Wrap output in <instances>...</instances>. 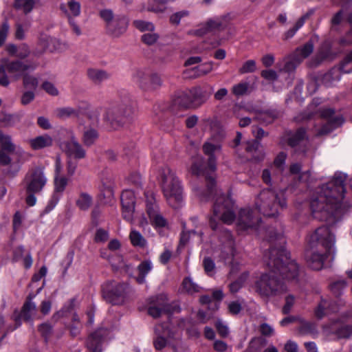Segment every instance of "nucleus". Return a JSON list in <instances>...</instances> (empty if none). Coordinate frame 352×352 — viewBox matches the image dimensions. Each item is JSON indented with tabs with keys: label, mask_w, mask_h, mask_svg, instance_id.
I'll use <instances>...</instances> for the list:
<instances>
[{
	"label": "nucleus",
	"mask_w": 352,
	"mask_h": 352,
	"mask_svg": "<svg viewBox=\"0 0 352 352\" xmlns=\"http://www.w3.org/2000/svg\"><path fill=\"white\" fill-rule=\"evenodd\" d=\"M216 218L226 224H231L235 219L234 202L229 197L221 195L215 201L213 206V216L209 219L210 228L213 230L218 228Z\"/></svg>",
	"instance_id": "obj_8"
},
{
	"label": "nucleus",
	"mask_w": 352,
	"mask_h": 352,
	"mask_svg": "<svg viewBox=\"0 0 352 352\" xmlns=\"http://www.w3.org/2000/svg\"><path fill=\"white\" fill-rule=\"evenodd\" d=\"M320 116L327 120L321 127L316 129V135L322 136L331 133L335 129L341 126L344 120L340 113H336L333 109L327 108L320 110Z\"/></svg>",
	"instance_id": "obj_12"
},
{
	"label": "nucleus",
	"mask_w": 352,
	"mask_h": 352,
	"mask_svg": "<svg viewBox=\"0 0 352 352\" xmlns=\"http://www.w3.org/2000/svg\"><path fill=\"white\" fill-rule=\"evenodd\" d=\"M255 206L258 212L263 215L274 217L278 214L280 209L286 207L284 192L264 189L256 198Z\"/></svg>",
	"instance_id": "obj_7"
},
{
	"label": "nucleus",
	"mask_w": 352,
	"mask_h": 352,
	"mask_svg": "<svg viewBox=\"0 0 352 352\" xmlns=\"http://www.w3.org/2000/svg\"><path fill=\"white\" fill-rule=\"evenodd\" d=\"M223 25L222 20L219 18L209 20L204 28L189 32L190 34L203 36L208 32L219 29Z\"/></svg>",
	"instance_id": "obj_24"
},
{
	"label": "nucleus",
	"mask_w": 352,
	"mask_h": 352,
	"mask_svg": "<svg viewBox=\"0 0 352 352\" xmlns=\"http://www.w3.org/2000/svg\"><path fill=\"white\" fill-rule=\"evenodd\" d=\"M121 204L123 218L128 221H132L135 204L134 192L131 190H124L121 194Z\"/></svg>",
	"instance_id": "obj_19"
},
{
	"label": "nucleus",
	"mask_w": 352,
	"mask_h": 352,
	"mask_svg": "<svg viewBox=\"0 0 352 352\" xmlns=\"http://www.w3.org/2000/svg\"><path fill=\"white\" fill-rule=\"evenodd\" d=\"M134 26L142 32H153L155 30L154 25L148 21L136 20L133 21Z\"/></svg>",
	"instance_id": "obj_48"
},
{
	"label": "nucleus",
	"mask_w": 352,
	"mask_h": 352,
	"mask_svg": "<svg viewBox=\"0 0 352 352\" xmlns=\"http://www.w3.org/2000/svg\"><path fill=\"white\" fill-rule=\"evenodd\" d=\"M60 9L67 14L69 18L78 16L80 14L81 5L77 0H67L66 4H61Z\"/></svg>",
	"instance_id": "obj_30"
},
{
	"label": "nucleus",
	"mask_w": 352,
	"mask_h": 352,
	"mask_svg": "<svg viewBox=\"0 0 352 352\" xmlns=\"http://www.w3.org/2000/svg\"><path fill=\"white\" fill-rule=\"evenodd\" d=\"M128 284L125 283L111 280L102 285V295L104 298L113 305H120L124 302Z\"/></svg>",
	"instance_id": "obj_11"
},
{
	"label": "nucleus",
	"mask_w": 352,
	"mask_h": 352,
	"mask_svg": "<svg viewBox=\"0 0 352 352\" xmlns=\"http://www.w3.org/2000/svg\"><path fill=\"white\" fill-rule=\"evenodd\" d=\"M9 29L10 26L8 23L7 21L3 22L0 28V47L4 43Z\"/></svg>",
	"instance_id": "obj_62"
},
{
	"label": "nucleus",
	"mask_w": 352,
	"mask_h": 352,
	"mask_svg": "<svg viewBox=\"0 0 352 352\" xmlns=\"http://www.w3.org/2000/svg\"><path fill=\"white\" fill-rule=\"evenodd\" d=\"M127 27L126 18L124 16H118L109 24V28L107 30L112 36L118 37L126 32Z\"/></svg>",
	"instance_id": "obj_21"
},
{
	"label": "nucleus",
	"mask_w": 352,
	"mask_h": 352,
	"mask_svg": "<svg viewBox=\"0 0 352 352\" xmlns=\"http://www.w3.org/2000/svg\"><path fill=\"white\" fill-rule=\"evenodd\" d=\"M307 138L306 131L303 128L298 129L295 133L288 134L287 142L292 147L299 145Z\"/></svg>",
	"instance_id": "obj_35"
},
{
	"label": "nucleus",
	"mask_w": 352,
	"mask_h": 352,
	"mask_svg": "<svg viewBox=\"0 0 352 352\" xmlns=\"http://www.w3.org/2000/svg\"><path fill=\"white\" fill-rule=\"evenodd\" d=\"M189 94L195 107L204 104L209 96L200 86H196L189 89Z\"/></svg>",
	"instance_id": "obj_25"
},
{
	"label": "nucleus",
	"mask_w": 352,
	"mask_h": 352,
	"mask_svg": "<svg viewBox=\"0 0 352 352\" xmlns=\"http://www.w3.org/2000/svg\"><path fill=\"white\" fill-rule=\"evenodd\" d=\"M295 302V297L293 295H288L285 298V304L283 307V312L287 314L290 312Z\"/></svg>",
	"instance_id": "obj_59"
},
{
	"label": "nucleus",
	"mask_w": 352,
	"mask_h": 352,
	"mask_svg": "<svg viewBox=\"0 0 352 352\" xmlns=\"http://www.w3.org/2000/svg\"><path fill=\"white\" fill-rule=\"evenodd\" d=\"M342 72L338 67H334L322 77V82L327 87L335 85L341 78Z\"/></svg>",
	"instance_id": "obj_28"
},
{
	"label": "nucleus",
	"mask_w": 352,
	"mask_h": 352,
	"mask_svg": "<svg viewBox=\"0 0 352 352\" xmlns=\"http://www.w3.org/2000/svg\"><path fill=\"white\" fill-rule=\"evenodd\" d=\"M331 56V50L328 43H324L320 49L318 54L314 58V62L312 65L316 66L320 64L322 61L328 59Z\"/></svg>",
	"instance_id": "obj_41"
},
{
	"label": "nucleus",
	"mask_w": 352,
	"mask_h": 352,
	"mask_svg": "<svg viewBox=\"0 0 352 352\" xmlns=\"http://www.w3.org/2000/svg\"><path fill=\"white\" fill-rule=\"evenodd\" d=\"M173 311V308L165 294H160L149 298L148 314L151 317L157 318L163 314H170Z\"/></svg>",
	"instance_id": "obj_16"
},
{
	"label": "nucleus",
	"mask_w": 352,
	"mask_h": 352,
	"mask_svg": "<svg viewBox=\"0 0 352 352\" xmlns=\"http://www.w3.org/2000/svg\"><path fill=\"white\" fill-rule=\"evenodd\" d=\"M266 261L270 272L262 274L255 283L256 292L263 296H276L286 291L284 283L278 279L279 274L287 280L295 279L298 275L297 263L290 259L289 254L283 248L270 250Z\"/></svg>",
	"instance_id": "obj_1"
},
{
	"label": "nucleus",
	"mask_w": 352,
	"mask_h": 352,
	"mask_svg": "<svg viewBox=\"0 0 352 352\" xmlns=\"http://www.w3.org/2000/svg\"><path fill=\"white\" fill-rule=\"evenodd\" d=\"M336 334L339 338H348L352 335V326H342L337 330Z\"/></svg>",
	"instance_id": "obj_54"
},
{
	"label": "nucleus",
	"mask_w": 352,
	"mask_h": 352,
	"mask_svg": "<svg viewBox=\"0 0 352 352\" xmlns=\"http://www.w3.org/2000/svg\"><path fill=\"white\" fill-rule=\"evenodd\" d=\"M297 58L292 54L289 56L285 58V63L283 70L286 72H291L295 70L298 65L301 63H297Z\"/></svg>",
	"instance_id": "obj_46"
},
{
	"label": "nucleus",
	"mask_w": 352,
	"mask_h": 352,
	"mask_svg": "<svg viewBox=\"0 0 352 352\" xmlns=\"http://www.w3.org/2000/svg\"><path fill=\"white\" fill-rule=\"evenodd\" d=\"M314 43L309 41L303 45L298 47L292 54L297 58V63H302L314 51Z\"/></svg>",
	"instance_id": "obj_31"
},
{
	"label": "nucleus",
	"mask_w": 352,
	"mask_h": 352,
	"mask_svg": "<svg viewBox=\"0 0 352 352\" xmlns=\"http://www.w3.org/2000/svg\"><path fill=\"white\" fill-rule=\"evenodd\" d=\"M133 79L145 91L156 90L162 85L158 74L146 70L136 71L133 75Z\"/></svg>",
	"instance_id": "obj_14"
},
{
	"label": "nucleus",
	"mask_w": 352,
	"mask_h": 352,
	"mask_svg": "<svg viewBox=\"0 0 352 352\" xmlns=\"http://www.w3.org/2000/svg\"><path fill=\"white\" fill-rule=\"evenodd\" d=\"M182 287L184 291L188 294L199 293L202 289V287L195 283L190 277L185 278L183 280Z\"/></svg>",
	"instance_id": "obj_42"
},
{
	"label": "nucleus",
	"mask_w": 352,
	"mask_h": 352,
	"mask_svg": "<svg viewBox=\"0 0 352 352\" xmlns=\"http://www.w3.org/2000/svg\"><path fill=\"white\" fill-rule=\"evenodd\" d=\"M222 240L223 252L227 256H234L235 247L232 234L229 231H225L222 236Z\"/></svg>",
	"instance_id": "obj_33"
},
{
	"label": "nucleus",
	"mask_w": 352,
	"mask_h": 352,
	"mask_svg": "<svg viewBox=\"0 0 352 352\" xmlns=\"http://www.w3.org/2000/svg\"><path fill=\"white\" fill-rule=\"evenodd\" d=\"M0 143L1 151H6L8 153H12L16 152L19 155H23L25 153L21 148H16L15 145L12 143L10 136L8 135L1 134L0 138Z\"/></svg>",
	"instance_id": "obj_29"
},
{
	"label": "nucleus",
	"mask_w": 352,
	"mask_h": 352,
	"mask_svg": "<svg viewBox=\"0 0 352 352\" xmlns=\"http://www.w3.org/2000/svg\"><path fill=\"white\" fill-rule=\"evenodd\" d=\"M346 285L347 283L344 280H340L331 285V289L336 296H338Z\"/></svg>",
	"instance_id": "obj_53"
},
{
	"label": "nucleus",
	"mask_w": 352,
	"mask_h": 352,
	"mask_svg": "<svg viewBox=\"0 0 352 352\" xmlns=\"http://www.w3.org/2000/svg\"><path fill=\"white\" fill-rule=\"evenodd\" d=\"M338 68L342 73L352 72V50L342 60Z\"/></svg>",
	"instance_id": "obj_44"
},
{
	"label": "nucleus",
	"mask_w": 352,
	"mask_h": 352,
	"mask_svg": "<svg viewBox=\"0 0 352 352\" xmlns=\"http://www.w3.org/2000/svg\"><path fill=\"white\" fill-rule=\"evenodd\" d=\"M71 140L63 144V149L65 153L76 159H82L86 155V151L78 142L73 132L71 131Z\"/></svg>",
	"instance_id": "obj_20"
},
{
	"label": "nucleus",
	"mask_w": 352,
	"mask_h": 352,
	"mask_svg": "<svg viewBox=\"0 0 352 352\" xmlns=\"http://www.w3.org/2000/svg\"><path fill=\"white\" fill-rule=\"evenodd\" d=\"M153 265L151 260L142 261L137 267L138 276L135 280L138 283L143 284L146 282V276L151 272Z\"/></svg>",
	"instance_id": "obj_27"
},
{
	"label": "nucleus",
	"mask_w": 352,
	"mask_h": 352,
	"mask_svg": "<svg viewBox=\"0 0 352 352\" xmlns=\"http://www.w3.org/2000/svg\"><path fill=\"white\" fill-rule=\"evenodd\" d=\"M155 337L153 338V345L156 350H162L169 343L173 349L176 351V346L171 342L175 340L179 343L181 342V336L171 332L164 324H159L155 327Z\"/></svg>",
	"instance_id": "obj_15"
},
{
	"label": "nucleus",
	"mask_w": 352,
	"mask_h": 352,
	"mask_svg": "<svg viewBox=\"0 0 352 352\" xmlns=\"http://www.w3.org/2000/svg\"><path fill=\"white\" fill-rule=\"evenodd\" d=\"M30 69H34L30 65L25 64L21 61L16 60L9 62L7 60H3L0 65V85L7 87L10 84V80H18L25 72Z\"/></svg>",
	"instance_id": "obj_10"
},
{
	"label": "nucleus",
	"mask_w": 352,
	"mask_h": 352,
	"mask_svg": "<svg viewBox=\"0 0 352 352\" xmlns=\"http://www.w3.org/2000/svg\"><path fill=\"white\" fill-rule=\"evenodd\" d=\"M189 15L188 10H182L173 14L170 16V22L173 25H178L180 23L182 19L187 17Z\"/></svg>",
	"instance_id": "obj_50"
},
{
	"label": "nucleus",
	"mask_w": 352,
	"mask_h": 352,
	"mask_svg": "<svg viewBox=\"0 0 352 352\" xmlns=\"http://www.w3.org/2000/svg\"><path fill=\"white\" fill-rule=\"evenodd\" d=\"M98 138V131L92 128L86 129L82 136V141L87 146H90L95 143Z\"/></svg>",
	"instance_id": "obj_40"
},
{
	"label": "nucleus",
	"mask_w": 352,
	"mask_h": 352,
	"mask_svg": "<svg viewBox=\"0 0 352 352\" xmlns=\"http://www.w3.org/2000/svg\"><path fill=\"white\" fill-rule=\"evenodd\" d=\"M135 108L129 100L122 101L107 108L104 120L116 129L135 115Z\"/></svg>",
	"instance_id": "obj_9"
},
{
	"label": "nucleus",
	"mask_w": 352,
	"mask_h": 352,
	"mask_svg": "<svg viewBox=\"0 0 352 352\" xmlns=\"http://www.w3.org/2000/svg\"><path fill=\"white\" fill-rule=\"evenodd\" d=\"M29 142L32 149L39 150L51 146L53 144V139L49 135L45 134L30 140Z\"/></svg>",
	"instance_id": "obj_26"
},
{
	"label": "nucleus",
	"mask_w": 352,
	"mask_h": 352,
	"mask_svg": "<svg viewBox=\"0 0 352 352\" xmlns=\"http://www.w3.org/2000/svg\"><path fill=\"white\" fill-rule=\"evenodd\" d=\"M174 103L183 108L195 107L192 100L189 91L179 93L174 99Z\"/></svg>",
	"instance_id": "obj_38"
},
{
	"label": "nucleus",
	"mask_w": 352,
	"mask_h": 352,
	"mask_svg": "<svg viewBox=\"0 0 352 352\" xmlns=\"http://www.w3.org/2000/svg\"><path fill=\"white\" fill-rule=\"evenodd\" d=\"M218 333L222 337H226L229 331L228 327L220 320H217L215 324Z\"/></svg>",
	"instance_id": "obj_60"
},
{
	"label": "nucleus",
	"mask_w": 352,
	"mask_h": 352,
	"mask_svg": "<svg viewBox=\"0 0 352 352\" xmlns=\"http://www.w3.org/2000/svg\"><path fill=\"white\" fill-rule=\"evenodd\" d=\"M258 210L245 208L241 209L239 212L237 226L239 229L251 232H258L259 234L264 235L267 239L271 242L274 240H282L280 234L276 233L272 228L263 230L261 232V217L258 214Z\"/></svg>",
	"instance_id": "obj_6"
},
{
	"label": "nucleus",
	"mask_w": 352,
	"mask_h": 352,
	"mask_svg": "<svg viewBox=\"0 0 352 352\" xmlns=\"http://www.w3.org/2000/svg\"><path fill=\"white\" fill-rule=\"evenodd\" d=\"M104 334L103 329H98L87 338L86 346L90 352H101V344Z\"/></svg>",
	"instance_id": "obj_22"
},
{
	"label": "nucleus",
	"mask_w": 352,
	"mask_h": 352,
	"mask_svg": "<svg viewBox=\"0 0 352 352\" xmlns=\"http://www.w3.org/2000/svg\"><path fill=\"white\" fill-rule=\"evenodd\" d=\"M228 309L230 314L236 315L241 311L242 306L239 301H232L228 303Z\"/></svg>",
	"instance_id": "obj_58"
},
{
	"label": "nucleus",
	"mask_w": 352,
	"mask_h": 352,
	"mask_svg": "<svg viewBox=\"0 0 352 352\" xmlns=\"http://www.w3.org/2000/svg\"><path fill=\"white\" fill-rule=\"evenodd\" d=\"M158 178L167 204L175 209L182 207L184 204V190L175 172L168 166H164L159 170Z\"/></svg>",
	"instance_id": "obj_4"
},
{
	"label": "nucleus",
	"mask_w": 352,
	"mask_h": 352,
	"mask_svg": "<svg viewBox=\"0 0 352 352\" xmlns=\"http://www.w3.org/2000/svg\"><path fill=\"white\" fill-rule=\"evenodd\" d=\"M213 69V62L210 61L205 63L201 65H199L189 69L188 72L192 73L189 76L192 78H198L210 73Z\"/></svg>",
	"instance_id": "obj_36"
},
{
	"label": "nucleus",
	"mask_w": 352,
	"mask_h": 352,
	"mask_svg": "<svg viewBox=\"0 0 352 352\" xmlns=\"http://www.w3.org/2000/svg\"><path fill=\"white\" fill-rule=\"evenodd\" d=\"M159 35L156 33L148 32L142 36V41L146 45H151L156 43Z\"/></svg>",
	"instance_id": "obj_56"
},
{
	"label": "nucleus",
	"mask_w": 352,
	"mask_h": 352,
	"mask_svg": "<svg viewBox=\"0 0 352 352\" xmlns=\"http://www.w3.org/2000/svg\"><path fill=\"white\" fill-rule=\"evenodd\" d=\"M279 116V113L274 110H268L265 112H263L260 115V119L267 124H270L275 119H276Z\"/></svg>",
	"instance_id": "obj_47"
},
{
	"label": "nucleus",
	"mask_w": 352,
	"mask_h": 352,
	"mask_svg": "<svg viewBox=\"0 0 352 352\" xmlns=\"http://www.w3.org/2000/svg\"><path fill=\"white\" fill-rule=\"evenodd\" d=\"M99 14L100 16L105 21L107 29L109 28V24L115 19L113 11L110 9H104L100 11Z\"/></svg>",
	"instance_id": "obj_51"
},
{
	"label": "nucleus",
	"mask_w": 352,
	"mask_h": 352,
	"mask_svg": "<svg viewBox=\"0 0 352 352\" xmlns=\"http://www.w3.org/2000/svg\"><path fill=\"white\" fill-rule=\"evenodd\" d=\"M286 154L283 152L280 153L274 161V165L280 170H283V165L286 159Z\"/></svg>",
	"instance_id": "obj_63"
},
{
	"label": "nucleus",
	"mask_w": 352,
	"mask_h": 352,
	"mask_svg": "<svg viewBox=\"0 0 352 352\" xmlns=\"http://www.w3.org/2000/svg\"><path fill=\"white\" fill-rule=\"evenodd\" d=\"M248 90V84L247 83H239L235 85L232 87V93L236 96H242Z\"/></svg>",
	"instance_id": "obj_61"
},
{
	"label": "nucleus",
	"mask_w": 352,
	"mask_h": 352,
	"mask_svg": "<svg viewBox=\"0 0 352 352\" xmlns=\"http://www.w3.org/2000/svg\"><path fill=\"white\" fill-rule=\"evenodd\" d=\"M345 178L344 175L336 174L331 182L322 185L313 196L310 207L314 218L327 221L329 226L341 219L346 211L342 202Z\"/></svg>",
	"instance_id": "obj_2"
},
{
	"label": "nucleus",
	"mask_w": 352,
	"mask_h": 352,
	"mask_svg": "<svg viewBox=\"0 0 352 352\" xmlns=\"http://www.w3.org/2000/svg\"><path fill=\"white\" fill-rule=\"evenodd\" d=\"M87 76L89 80L95 85H100L111 77V74L106 70L94 67L87 69Z\"/></svg>",
	"instance_id": "obj_23"
},
{
	"label": "nucleus",
	"mask_w": 352,
	"mask_h": 352,
	"mask_svg": "<svg viewBox=\"0 0 352 352\" xmlns=\"http://www.w3.org/2000/svg\"><path fill=\"white\" fill-rule=\"evenodd\" d=\"M38 331L45 340L47 341L52 333V327L48 323H43L39 326Z\"/></svg>",
	"instance_id": "obj_55"
},
{
	"label": "nucleus",
	"mask_w": 352,
	"mask_h": 352,
	"mask_svg": "<svg viewBox=\"0 0 352 352\" xmlns=\"http://www.w3.org/2000/svg\"><path fill=\"white\" fill-rule=\"evenodd\" d=\"M146 208L150 223L155 228H163L166 226V220L160 212L159 206L156 203L153 192H145Z\"/></svg>",
	"instance_id": "obj_17"
},
{
	"label": "nucleus",
	"mask_w": 352,
	"mask_h": 352,
	"mask_svg": "<svg viewBox=\"0 0 352 352\" xmlns=\"http://www.w3.org/2000/svg\"><path fill=\"white\" fill-rule=\"evenodd\" d=\"M47 182V178L43 168L30 170L25 175L24 184L26 192L39 193Z\"/></svg>",
	"instance_id": "obj_13"
},
{
	"label": "nucleus",
	"mask_w": 352,
	"mask_h": 352,
	"mask_svg": "<svg viewBox=\"0 0 352 352\" xmlns=\"http://www.w3.org/2000/svg\"><path fill=\"white\" fill-rule=\"evenodd\" d=\"M23 85L25 88L36 89L38 86V80L32 76L24 74Z\"/></svg>",
	"instance_id": "obj_52"
},
{
	"label": "nucleus",
	"mask_w": 352,
	"mask_h": 352,
	"mask_svg": "<svg viewBox=\"0 0 352 352\" xmlns=\"http://www.w3.org/2000/svg\"><path fill=\"white\" fill-rule=\"evenodd\" d=\"M335 236L327 226L317 228L310 236L311 249L306 252L308 265L314 270H321L325 263L335 257Z\"/></svg>",
	"instance_id": "obj_3"
},
{
	"label": "nucleus",
	"mask_w": 352,
	"mask_h": 352,
	"mask_svg": "<svg viewBox=\"0 0 352 352\" xmlns=\"http://www.w3.org/2000/svg\"><path fill=\"white\" fill-rule=\"evenodd\" d=\"M42 87L46 92L52 96H57L58 94V91L55 86L50 82H43Z\"/></svg>",
	"instance_id": "obj_64"
},
{
	"label": "nucleus",
	"mask_w": 352,
	"mask_h": 352,
	"mask_svg": "<svg viewBox=\"0 0 352 352\" xmlns=\"http://www.w3.org/2000/svg\"><path fill=\"white\" fill-rule=\"evenodd\" d=\"M80 109L71 107L57 108L54 111V116L60 120H66L72 117H78L80 115Z\"/></svg>",
	"instance_id": "obj_32"
},
{
	"label": "nucleus",
	"mask_w": 352,
	"mask_h": 352,
	"mask_svg": "<svg viewBox=\"0 0 352 352\" xmlns=\"http://www.w3.org/2000/svg\"><path fill=\"white\" fill-rule=\"evenodd\" d=\"M32 297L31 296H28L21 308L20 314L16 316L14 319L15 321V327L14 328L8 327V332L12 331L20 327L21 324V319L27 322L32 320L33 316L36 312V305L32 301Z\"/></svg>",
	"instance_id": "obj_18"
},
{
	"label": "nucleus",
	"mask_w": 352,
	"mask_h": 352,
	"mask_svg": "<svg viewBox=\"0 0 352 352\" xmlns=\"http://www.w3.org/2000/svg\"><path fill=\"white\" fill-rule=\"evenodd\" d=\"M34 6V0H15L14 2V8L17 10L22 11L25 14L32 12Z\"/></svg>",
	"instance_id": "obj_39"
},
{
	"label": "nucleus",
	"mask_w": 352,
	"mask_h": 352,
	"mask_svg": "<svg viewBox=\"0 0 352 352\" xmlns=\"http://www.w3.org/2000/svg\"><path fill=\"white\" fill-rule=\"evenodd\" d=\"M336 311L337 308L334 304L333 305L326 300H322L315 311V314L318 318L320 319L326 314Z\"/></svg>",
	"instance_id": "obj_34"
},
{
	"label": "nucleus",
	"mask_w": 352,
	"mask_h": 352,
	"mask_svg": "<svg viewBox=\"0 0 352 352\" xmlns=\"http://www.w3.org/2000/svg\"><path fill=\"white\" fill-rule=\"evenodd\" d=\"M129 238L131 243L134 246L144 247L146 245V241L143 236L138 231L133 230L131 231Z\"/></svg>",
	"instance_id": "obj_45"
},
{
	"label": "nucleus",
	"mask_w": 352,
	"mask_h": 352,
	"mask_svg": "<svg viewBox=\"0 0 352 352\" xmlns=\"http://www.w3.org/2000/svg\"><path fill=\"white\" fill-rule=\"evenodd\" d=\"M67 184V179L64 177H55L54 179V194L52 197L53 206L52 208H54L55 205L58 203L59 197L57 196V193H62Z\"/></svg>",
	"instance_id": "obj_37"
},
{
	"label": "nucleus",
	"mask_w": 352,
	"mask_h": 352,
	"mask_svg": "<svg viewBox=\"0 0 352 352\" xmlns=\"http://www.w3.org/2000/svg\"><path fill=\"white\" fill-rule=\"evenodd\" d=\"M249 276L248 272L243 273L241 277L236 281L230 285V290L232 293L237 292L242 287L243 283L246 280Z\"/></svg>",
	"instance_id": "obj_49"
},
{
	"label": "nucleus",
	"mask_w": 352,
	"mask_h": 352,
	"mask_svg": "<svg viewBox=\"0 0 352 352\" xmlns=\"http://www.w3.org/2000/svg\"><path fill=\"white\" fill-rule=\"evenodd\" d=\"M92 204L91 197L85 192H82L76 200L77 206L82 210H87Z\"/></svg>",
	"instance_id": "obj_43"
},
{
	"label": "nucleus",
	"mask_w": 352,
	"mask_h": 352,
	"mask_svg": "<svg viewBox=\"0 0 352 352\" xmlns=\"http://www.w3.org/2000/svg\"><path fill=\"white\" fill-rule=\"evenodd\" d=\"M256 70V63L253 60L246 61L239 69L241 74L251 73Z\"/></svg>",
	"instance_id": "obj_57"
},
{
	"label": "nucleus",
	"mask_w": 352,
	"mask_h": 352,
	"mask_svg": "<svg viewBox=\"0 0 352 352\" xmlns=\"http://www.w3.org/2000/svg\"><path fill=\"white\" fill-rule=\"evenodd\" d=\"M221 146L219 143H214L212 141H207L203 145L204 153L208 156L207 166H206L204 158L201 155H197L193 158L192 164L190 168L191 173L197 175H206L208 182V190L210 193L212 192V188L214 186V179L207 176V171H214L216 169L217 159L215 153L220 152Z\"/></svg>",
	"instance_id": "obj_5"
}]
</instances>
